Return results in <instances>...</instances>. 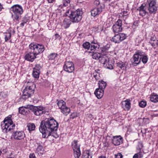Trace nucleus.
<instances>
[{
  "instance_id": "obj_1",
  "label": "nucleus",
  "mask_w": 158,
  "mask_h": 158,
  "mask_svg": "<svg viewBox=\"0 0 158 158\" xmlns=\"http://www.w3.org/2000/svg\"><path fill=\"white\" fill-rule=\"evenodd\" d=\"M58 127V123L53 118H48L40 123L39 130L42 134L44 138H47L52 135Z\"/></svg>"
},
{
  "instance_id": "obj_2",
  "label": "nucleus",
  "mask_w": 158,
  "mask_h": 158,
  "mask_svg": "<svg viewBox=\"0 0 158 158\" xmlns=\"http://www.w3.org/2000/svg\"><path fill=\"white\" fill-rule=\"evenodd\" d=\"M83 12L81 9H78L75 11L68 10L65 12V15L69 16L72 22L73 23H78L82 19V15Z\"/></svg>"
},
{
  "instance_id": "obj_3",
  "label": "nucleus",
  "mask_w": 158,
  "mask_h": 158,
  "mask_svg": "<svg viewBox=\"0 0 158 158\" xmlns=\"http://www.w3.org/2000/svg\"><path fill=\"white\" fill-rule=\"evenodd\" d=\"M10 11L11 17L14 21L18 20L21 17V15L23 13L22 7L20 5H15L10 9Z\"/></svg>"
},
{
  "instance_id": "obj_4",
  "label": "nucleus",
  "mask_w": 158,
  "mask_h": 158,
  "mask_svg": "<svg viewBox=\"0 0 158 158\" xmlns=\"http://www.w3.org/2000/svg\"><path fill=\"white\" fill-rule=\"evenodd\" d=\"M15 125L14 124L11 119V116L9 115L6 117L3 121V123L2 124V128L5 132H7L15 127Z\"/></svg>"
},
{
  "instance_id": "obj_5",
  "label": "nucleus",
  "mask_w": 158,
  "mask_h": 158,
  "mask_svg": "<svg viewBox=\"0 0 158 158\" xmlns=\"http://www.w3.org/2000/svg\"><path fill=\"white\" fill-rule=\"evenodd\" d=\"M29 47L30 49L36 56L43 52L45 50V48L43 45L35 43H31Z\"/></svg>"
},
{
  "instance_id": "obj_6",
  "label": "nucleus",
  "mask_w": 158,
  "mask_h": 158,
  "mask_svg": "<svg viewBox=\"0 0 158 158\" xmlns=\"http://www.w3.org/2000/svg\"><path fill=\"white\" fill-rule=\"evenodd\" d=\"M27 107L37 116H40L44 112V111H43L44 107L41 106H35L32 105H29Z\"/></svg>"
},
{
  "instance_id": "obj_7",
  "label": "nucleus",
  "mask_w": 158,
  "mask_h": 158,
  "mask_svg": "<svg viewBox=\"0 0 158 158\" xmlns=\"http://www.w3.org/2000/svg\"><path fill=\"white\" fill-rule=\"evenodd\" d=\"M126 35L124 33H119L115 35L111 39V41L115 43H119L126 38Z\"/></svg>"
},
{
  "instance_id": "obj_8",
  "label": "nucleus",
  "mask_w": 158,
  "mask_h": 158,
  "mask_svg": "<svg viewBox=\"0 0 158 158\" xmlns=\"http://www.w3.org/2000/svg\"><path fill=\"white\" fill-rule=\"evenodd\" d=\"M63 68L64 71L69 73H71L74 70L73 64L71 61L65 62Z\"/></svg>"
},
{
  "instance_id": "obj_9",
  "label": "nucleus",
  "mask_w": 158,
  "mask_h": 158,
  "mask_svg": "<svg viewBox=\"0 0 158 158\" xmlns=\"http://www.w3.org/2000/svg\"><path fill=\"white\" fill-rule=\"evenodd\" d=\"M122 21L120 19H118L112 27L113 31L114 33H118L122 31Z\"/></svg>"
},
{
  "instance_id": "obj_10",
  "label": "nucleus",
  "mask_w": 158,
  "mask_h": 158,
  "mask_svg": "<svg viewBox=\"0 0 158 158\" xmlns=\"http://www.w3.org/2000/svg\"><path fill=\"white\" fill-rule=\"evenodd\" d=\"M156 3L155 0H152L149 4L148 10L150 14H155L156 13L157 7L156 5Z\"/></svg>"
},
{
  "instance_id": "obj_11",
  "label": "nucleus",
  "mask_w": 158,
  "mask_h": 158,
  "mask_svg": "<svg viewBox=\"0 0 158 158\" xmlns=\"http://www.w3.org/2000/svg\"><path fill=\"white\" fill-rule=\"evenodd\" d=\"M12 136L15 139L21 140L24 138L25 134L23 131H15L13 134Z\"/></svg>"
},
{
  "instance_id": "obj_12",
  "label": "nucleus",
  "mask_w": 158,
  "mask_h": 158,
  "mask_svg": "<svg viewBox=\"0 0 158 158\" xmlns=\"http://www.w3.org/2000/svg\"><path fill=\"white\" fill-rule=\"evenodd\" d=\"M37 56L31 50V52L27 53L24 56L25 60L32 62L36 58Z\"/></svg>"
},
{
  "instance_id": "obj_13",
  "label": "nucleus",
  "mask_w": 158,
  "mask_h": 158,
  "mask_svg": "<svg viewBox=\"0 0 158 158\" xmlns=\"http://www.w3.org/2000/svg\"><path fill=\"white\" fill-rule=\"evenodd\" d=\"M112 141L114 145H119L123 143V138L120 135L113 136Z\"/></svg>"
},
{
  "instance_id": "obj_14",
  "label": "nucleus",
  "mask_w": 158,
  "mask_h": 158,
  "mask_svg": "<svg viewBox=\"0 0 158 158\" xmlns=\"http://www.w3.org/2000/svg\"><path fill=\"white\" fill-rule=\"evenodd\" d=\"M149 43L151 45L153 48H156L157 47L158 40H156V36L153 35L150 37Z\"/></svg>"
},
{
  "instance_id": "obj_15",
  "label": "nucleus",
  "mask_w": 158,
  "mask_h": 158,
  "mask_svg": "<svg viewBox=\"0 0 158 158\" xmlns=\"http://www.w3.org/2000/svg\"><path fill=\"white\" fill-rule=\"evenodd\" d=\"M147 7L146 6V5L145 4H143L139 7L137 10L139 11V15H140L143 16L145 15L147 12L146 11Z\"/></svg>"
},
{
  "instance_id": "obj_16",
  "label": "nucleus",
  "mask_w": 158,
  "mask_h": 158,
  "mask_svg": "<svg viewBox=\"0 0 158 158\" xmlns=\"http://www.w3.org/2000/svg\"><path fill=\"white\" fill-rule=\"evenodd\" d=\"M133 61H132V64L134 66H136L139 64L140 62V58L137 54H135L132 57Z\"/></svg>"
},
{
  "instance_id": "obj_17",
  "label": "nucleus",
  "mask_w": 158,
  "mask_h": 158,
  "mask_svg": "<svg viewBox=\"0 0 158 158\" xmlns=\"http://www.w3.org/2000/svg\"><path fill=\"white\" fill-rule=\"evenodd\" d=\"M27 106V107H20L19 109V113L22 114L24 115H27L29 113V108L27 107L28 106Z\"/></svg>"
},
{
  "instance_id": "obj_18",
  "label": "nucleus",
  "mask_w": 158,
  "mask_h": 158,
  "mask_svg": "<svg viewBox=\"0 0 158 158\" xmlns=\"http://www.w3.org/2000/svg\"><path fill=\"white\" fill-rule=\"evenodd\" d=\"M130 101L129 99H127L122 102V107L124 109L129 110L131 107Z\"/></svg>"
},
{
  "instance_id": "obj_19",
  "label": "nucleus",
  "mask_w": 158,
  "mask_h": 158,
  "mask_svg": "<svg viewBox=\"0 0 158 158\" xmlns=\"http://www.w3.org/2000/svg\"><path fill=\"white\" fill-rule=\"evenodd\" d=\"M99 60L100 62L105 65L109 61V58L106 54H102Z\"/></svg>"
},
{
  "instance_id": "obj_20",
  "label": "nucleus",
  "mask_w": 158,
  "mask_h": 158,
  "mask_svg": "<svg viewBox=\"0 0 158 158\" xmlns=\"http://www.w3.org/2000/svg\"><path fill=\"white\" fill-rule=\"evenodd\" d=\"M102 12V9L101 8H95L91 10V15L92 16L95 17L99 15Z\"/></svg>"
},
{
  "instance_id": "obj_21",
  "label": "nucleus",
  "mask_w": 158,
  "mask_h": 158,
  "mask_svg": "<svg viewBox=\"0 0 158 158\" xmlns=\"http://www.w3.org/2000/svg\"><path fill=\"white\" fill-rule=\"evenodd\" d=\"M94 94L98 99L101 98L103 95L104 90L99 88L96 89L94 92Z\"/></svg>"
},
{
  "instance_id": "obj_22",
  "label": "nucleus",
  "mask_w": 158,
  "mask_h": 158,
  "mask_svg": "<svg viewBox=\"0 0 158 158\" xmlns=\"http://www.w3.org/2000/svg\"><path fill=\"white\" fill-rule=\"evenodd\" d=\"M110 48V45L109 44H107L105 46L100 48V50L102 54H106L109 51V49Z\"/></svg>"
},
{
  "instance_id": "obj_23",
  "label": "nucleus",
  "mask_w": 158,
  "mask_h": 158,
  "mask_svg": "<svg viewBox=\"0 0 158 158\" xmlns=\"http://www.w3.org/2000/svg\"><path fill=\"white\" fill-rule=\"evenodd\" d=\"M72 21L70 19L65 18L63 22V24L64 27L65 29L68 28L71 23Z\"/></svg>"
},
{
  "instance_id": "obj_24",
  "label": "nucleus",
  "mask_w": 158,
  "mask_h": 158,
  "mask_svg": "<svg viewBox=\"0 0 158 158\" xmlns=\"http://www.w3.org/2000/svg\"><path fill=\"white\" fill-rule=\"evenodd\" d=\"M98 85L99 86V88H98L103 90L104 89L107 85L106 82L103 80L99 81L98 83Z\"/></svg>"
},
{
  "instance_id": "obj_25",
  "label": "nucleus",
  "mask_w": 158,
  "mask_h": 158,
  "mask_svg": "<svg viewBox=\"0 0 158 158\" xmlns=\"http://www.w3.org/2000/svg\"><path fill=\"white\" fill-rule=\"evenodd\" d=\"M150 100L155 103L158 102V95L153 93L150 96Z\"/></svg>"
},
{
  "instance_id": "obj_26",
  "label": "nucleus",
  "mask_w": 158,
  "mask_h": 158,
  "mask_svg": "<svg viewBox=\"0 0 158 158\" xmlns=\"http://www.w3.org/2000/svg\"><path fill=\"white\" fill-rule=\"evenodd\" d=\"M116 64L117 67L122 69L124 70L126 69V63L120 61L118 62Z\"/></svg>"
},
{
  "instance_id": "obj_27",
  "label": "nucleus",
  "mask_w": 158,
  "mask_h": 158,
  "mask_svg": "<svg viewBox=\"0 0 158 158\" xmlns=\"http://www.w3.org/2000/svg\"><path fill=\"white\" fill-rule=\"evenodd\" d=\"M72 146L73 150L80 149V145L78 144L77 141V140H74L72 142Z\"/></svg>"
},
{
  "instance_id": "obj_28",
  "label": "nucleus",
  "mask_w": 158,
  "mask_h": 158,
  "mask_svg": "<svg viewBox=\"0 0 158 158\" xmlns=\"http://www.w3.org/2000/svg\"><path fill=\"white\" fill-rule=\"evenodd\" d=\"M61 111L64 115H67L70 113V110L69 108L65 106L63 108L61 109Z\"/></svg>"
},
{
  "instance_id": "obj_29",
  "label": "nucleus",
  "mask_w": 158,
  "mask_h": 158,
  "mask_svg": "<svg viewBox=\"0 0 158 158\" xmlns=\"http://www.w3.org/2000/svg\"><path fill=\"white\" fill-rule=\"evenodd\" d=\"M31 97V94L28 93V92H27L26 91L23 90V95L22 96V98L23 99H26Z\"/></svg>"
},
{
  "instance_id": "obj_30",
  "label": "nucleus",
  "mask_w": 158,
  "mask_h": 158,
  "mask_svg": "<svg viewBox=\"0 0 158 158\" xmlns=\"http://www.w3.org/2000/svg\"><path fill=\"white\" fill-rule=\"evenodd\" d=\"M57 105L59 108L61 110L65 106V102L63 100H60L57 103Z\"/></svg>"
},
{
  "instance_id": "obj_31",
  "label": "nucleus",
  "mask_w": 158,
  "mask_h": 158,
  "mask_svg": "<svg viewBox=\"0 0 158 158\" xmlns=\"http://www.w3.org/2000/svg\"><path fill=\"white\" fill-rule=\"evenodd\" d=\"M24 90L26 91L27 92H28V93L31 94V96L34 93V90L32 89L31 86H27Z\"/></svg>"
},
{
  "instance_id": "obj_32",
  "label": "nucleus",
  "mask_w": 158,
  "mask_h": 158,
  "mask_svg": "<svg viewBox=\"0 0 158 158\" xmlns=\"http://www.w3.org/2000/svg\"><path fill=\"white\" fill-rule=\"evenodd\" d=\"M74 155L75 158H79L81 155L80 149L73 150Z\"/></svg>"
},
{
  "instance_id": "obj_33",
  "label": "nucleus",
  "mask_w": 158,
  "mask_h": 158,
  "mask_svg": "<svg viewBox=\"0 0 158 158\" xmlns=\"http://www.w3.org/2000/svg\"><path fill=\"white\" fill-rule=\"evenodd\" d=\"M98 48V44H90L89 49L91 51L90 52H94L96 48Z\"/></svg>"
},
{
  "instance_id": "obj_34",
  "label": "nucleus",
  "mask_w": 158,
  "mask_h": 158,
  "mask_svg": "<svg viewBox=\"0 0 158 158\" xmlns=\"http://www.w3.org/2000/svg\"><path fill=\"white\" fill-rule=\"evenodd\" d=\"M28 129L30 132L33 131L35 128V126L34 123H29L27 125Z\"/></svg>"
},
{
  "instance_id": "obj_35",
  "label": "nucleus",
  "mask_w": 158,
  "mask_h": 158,
  "mask_svg": "<svg viewBox=\"0 0 158 158\" xmlns=\"http://www.w3.org/2000/svg\"><path fill=\"white\" fill-rule=\"evenodd\" d=\"M101 55H102L99 53L95 52L93 54L92 57L94 59L99 60Z\"/></svg>"
},
{
  "instance_id": "obj_36",
  "label": "nucleus",
  "mask_w": 158,
  "mask_h": 158,
  "mask_svg": "<svg viewBox=\"0 0 158 158\" xmlns=\"http://www.w3.org/2000/svg\"><path fill=\"white\" fill-rule=\"evenodd\" d=\"M40 72L33 70L32 75L35 78H38L39 77Z\"/></svg>"
},
{
  "instance_id": "obj_37",
  "label": "nucleus",
  "mask_w": 158,
  "mask_h": 158,
  "mask_svg": "<svg viewBox=\"0 0 158 158\" xmlns=\"http://www.w3.org/2000/svg\"><path fill=\"white\" fill-rule=\"evenodd\" d=\"M90 44L88 42H86L83 44V48L85 49L89 50Z\"/></svg>"
},
{
  "instance_id": "obj_38",
  "label": "nucleus",
  "mask_w": 158,
  "mask_h": 158,
  "mask_svg": "<svg viewBox=\"0 0 158 158\" xmlns=\"http://www.w3.org/2000/svg\"><path fill=\"white\" fill-rule=\"evenodd\" d=\"M82 158H92V156L88 152H84L83 154Z\"/></svg>"
},
{
  "instance_id": "obj_39",
  "label": "nucleus",
  "mask_w": 158,
  "mask_h": 158,
  "mask_svg": "<svg viewBox=\"0 0 158 158\" xmlns=\"http://www.w3.org/2000/svg\"><path fill=\"white\" fill-rule=\"evenodd\" d=\"M135 54H137L140 58V57H142L145 55V53L141 51H138L135 53Z\"/></svg>"
},
{
  "instance_id": "obj_40",
  "label": "nucleus",
  "mask_w": 158,
  "mask_h": 158,
  "mask_svg": "<svg viewBox=\"0 0 158 158\" xmlns=\"http://www.w3.org/2000/svg\"><path fill=\"white\" fill-rule=\"evenodd\" d=\"M57 54L55 53H52L50 54L48 56V58L49 60H53L55 59V58L56 57Z\"/></svg>"
},
{
  "instance_id": "obj_41",
  "label": "nucleus",
  "mask_w": 158,
  "mask_h": 158,
  "mask_svg": "<svg viewBox=\"0 0 158 158\" xmlns=\"http://www.w3.org/2000/svg\"><path fill=\"white\" fill-rule=\"evenodd\" d=\"M148 59L147 56L146 55H145L142 57H140V60L141 59L142 61L143 64H146L147 62Z\"/></svg>"
},
{
  "instance_id": "obj_42",
  "label": "nucleus",
  "mask_w": 158,
  "mask_h": 158,
  "mask_svg": "<svg viewBox=\"0 0 158 158\" xmlns=\"http://www.w3.org/2000/svg\"><path fill=\"white\" fill-rule=\"evenodd\" d=\"M11 36V33L10 32L7 33L5 35V39L6 42L7 41L10 39Z\"/></svg>"
},
{
  "instance_id": "obj_43",
  "label": "nucleus",
  "mask_w": 158,
  "mask_h": 158,
  "mask_svg": "<svg viewBox=\"0 0 158 158\" xmlns=\"http://www.w3.org/2000/svg\"><path fill=\"white\" fill-rule=\"evenodd\" d=\"M147 105L146 102L145 101H142L139 103V105L142 108L145 107Z\"/></svg>"
},
{
  "instance_id": "obj_44",
  "label": "nucleus",
  "mask_w": 158,
  "mask_h": 158,
  "mask_svg": "<svg viewBox=\"0 0 158 158\" xmlns=\"http://www.w3.org/2000/svg\"><path fill=\"white\" fill-rule=\"evenodd\" d=\"M70 2V0H62L63 6H68Z\"/></svg>"
},
{
  "instance_id": "obj_45",
  "label": "nucleus",
  "mask_w": 158,
  "mask_h": 158,
  "mask_svg": "<svg viewBox=\"0 0 158 158\" xmlns=\"http://www.w3.org/2000/svg\"><path fill=\"white\" fill-rule=\"evenodd\" d=\"M41 67L39 64H36L34 68L33 69V70L40 72V70Z\"/></svg>"
},
{
  "instance_id": "obj_46",
  "label": "nucleus",
  "mask_w": 158,
  "mask_h": 158,
  "mask_svg": "<svg viewBox=\"0 0 158 158\" xmlns=\"http://www.w3.org/2000/svg\"><path fill=\"white\" fill-rule=\"evenodd\" d=\"M104 65L108 69H113V64H110L109 61L108 62V63H106Z\"/></svg>"
},
{
  "instance_id": "obj_47",
  "label": "nucleus",
  "mask_w": 158,
  "mask_h": 158,
  "mask_svg": "<svg viewBox=\"0 0 158 158\" xmlns=\"http://www.w3.org/2000/svg\"><path fill=\"white\" fill-rule=\"evenodd\" d=\"M94 77L95 78L96 80L99 79V74L96 71L93 73Z\"/></svg>"
},
{
  "instance_id": "obj_48",
  "label": "nucleus",
  "mask_w": 158,
  "mask_h": 158,
  "mask_svg": "<svg viewBox=\"0 0 158 158\" xmlns=\"http://www.w3.org/2000/svg\"><path fill=\"white\" fill-rule=\"evenodd\" d=\"M77 117V113H73L70 115V118L73 119Z\"/></svg>"
},
{
  "instance_id": "obj_49",
  "label": "nucleus",
  "mask_w": 158,
  "mask_h": 158,
  "mask_svg": "<svg viewBox=\"0 0 158 158\" xmlns=\"http://www.w3.org/2000/svg\"><path fill=\"white\" fill-rule=\"evenodd\" d=\"M6 96H7V94L6 93L4 92H3V91L1 92H0V97H1L2 98H6Z\"/></svg>"
},
{
  "instance_id": "obj_50",
  "label": "nucleus",
  "mask_w": 158,
  "mask_h": 158,
  "mask_svg": "<svg viewBox=\"0 0 158 158\" xmlns=\"http://www.w3.org/2000/svg\"><path fill=\"white\" fill-rule=\"evenodd\" d=\"M43 149L42 146L40 145H39L36 148V151L38 152L42 151Z\"/></svg>"
},
{
  "instance_id": "obj_51",
  "label": "nucleus",
  "mask_w": 158,
  "mask_h": 158,
  "mask_svg": "<svg viewBox=\"0 0 158 158\" xmlns=\"http://www.w3.org/2000/svg\"><path fill=\"white\" fill-rule=\"evenodd\" d=\"M143 147V145L141 143H139L138 144L137 149L138 150H140L142 149Z\"/></svg>"
},
{
  "instance_id": "obj_52",
  "label": "nucleus",
  "mask_w": 158,
  "mask_h": 158,
  "mask_svg": "<svg viewBox=\"0 0 158 158\" xmlns=\"http://www.w3.org/2000/svg\"><path fill=\"white\" fill-rule=\"evenodd\" d=\"M115 158H122L123 156L121 153H118L115 155Z\"/></svg>"
},
{
  "instance_id": "obj_53",
  "label": "nucleus",
  "mask_w": 158,
  "mask_h": 158,
  "mask_svg": "<svg viewBox=\"0 0 158 158\" xmlns=\"http://www.w3.org/2000/svg\"><path fill=\"white\" fill-rule=\"evenodd\" d=\"M121 14L123 17L127 16L128 15L127 12V11H123L122 12V13H121Z\"/></svg>"
},
{
  "instance_id": "obj_54",
  "label": "nucleus",
  "mask_w": 158,
  "mask_h": 158,
  "mask_svg": "<svg viewBox=\"0 0 158 158\" xmlns=\"http://www.w3.org/2000/svg\"><path fill=\"white\" fill-rule=\"evenodd\" d=\"M100 2L97 0H95L94 2V4L96 6L99 5L100 4Z\"/></svg>"
},
{
  "instance_id": "obj_55",
  "label": "nucleus",
  "mask_w": 158,
  "mask_h": 158,
  "mask_svg": "<svg viewBox=\"0 0 158 158\" xmlns=\"http://www.w3.org/2000/svg\"><path fill=\"white\" fill-rule=\"evenodd\" d=\"M29 158H36L35 156L34 153L30 154L29 156Z\"/></svg>"
},
{
  "instance_id": "obj_56",
  "label": "nucleus",
  "mask_w": 158,
  "mask_h": 158,
  "mask_svg": "<svg viewBox=\"0 0 158 158\" xmlns=\"http://www.w3.org/2000/svg\"><path fill=\"white\" fill-rule=\"evenodd\" d=\"M0 152H1V153H2V152H3V153L4 154L6 152V149H3L2 150H1Z\"/></svg>"
},
{
  "instance_id": "obj_57",
  "label": "nucleus",
  "mask_w": 158,
  "mask_h": 158,
  "mask_svg": "<svg viewBox=\"0 0 158 158\" xmlns=\"http://www.w3.org/2000/svg\"><path fill=\"white\" fill-rule=\"evenodd\" d=\"M27 20L26 19H24L23 21L22 22L24 24L26 23L27 22Z\"/></svg>"
},
{
  "instance_id": "obj_58",
  "label": "nucleus",
  "mask_w": 158,
  "mask_h": 158,
  "mask_svg": "<svg viewBox=\"0 0 158 158\" xmlns=\"http://www.w3.org/2000/svg\"><path fill=\"white\" fill-rule=\"evenodd\" d=\"M133 158H138V156L137 154H135L133 156Z\"/></svg>"
},
{
  "instance_id": "obj_59",
  "label": "nucleus",
  "mask_w": 158,
  "mask_h": 158,
  "mask_svg": "<svg viewBox=\"0 0 158 158\" xmlns=\"http://www.w3.org/2000/svg\"><path fill=\"white\" fill-rule=\"evenodd\" d=\"M55 35L56 36V38H58L60 37V35L58 34H55Z\"/></svg>"
},
{
  "instance_id": "obj_60",
  "label": "nucleus",
  "mask_w": 158,
  "mask_h": 158,
  "mask_svg": "<svg viewBox=\"0 0 158 158\" xmlns=\"http://www.w3.org/2000/svg\"><path fill=\"white\" fill-rule=\"evenodd\" d=\"M49 3H52L53 2L54 0H47Z\"/></svg>"
},
{
  "instance_id": "obj_61",
  "label": "nucleus",
  "mask_w": 158,
  "mask_h": 158,
  "mask_svg": "<svg viewBox=\"0 0 158 158\" xmlns=\"http://www.w3.org/2000/svg\"><path fill=\"white\" fill-rule=\"evenodd\" d=\"M98 158H106V157L105 156H100L98 157Z\"/></svg>"
},
{
  "instance_id": "obj_62",
  "label": "nucleus",
  "mask_w": 158,
  "mask_h": 158,
  "mask_svg": "<svg viewBox=\"0 0 158 158\" xmlns=\"http://www.w3.org/2000/svg\"><path fill=\"white\" fill-rule=\"evenodd\" d=\"M3 8V6H2L1 4L0 3V11H1Z\"/></svg>"
},
{
  "instance_id": "obj_63",
  "label": "nucleus",
  "mask_w": 158,
  "mask_h": 158,
  "mask_svg": "<svg viewBox=\"0 0 158 158\" xmlns=\"http://www.w3.org/2000/svg\"><path fill=\"white\" fill-rule=\"evenodd\" d=\"M24 24L22 22V23L20 24V26H21V27H23V26H24Z\"/></svg>"
}]
</instances>
